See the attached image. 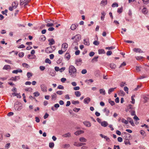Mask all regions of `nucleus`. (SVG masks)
<instances>
[{
	"mask_svg": "<svg viewBox=\"0 0 149 149\" xmlns=\"http://www.w3.org/2000/svg\"><path fill=\"white\" fill-rule=\"evenodd\" d=\"M46 40V37L44 35H41L39 38V40L40 41H44Z\"/></svg>",
	"mask_w": 149,
	"mask_h": 149,
	"instance_id": "22",
	"label": "nucleus"
},
{
	"mask_svg": "<svg viewBox=\"0 0 149 149\" xmlns=\"http://www.w3.org/2000/svg\"><path fill=\"white\" fill-rule=\"evenodd\" d=\"M57 97V95L56 93H54L51 95L52 99L53 100L54 99H56Z\"/></svg>",
	"mask_w": 149,
	"mask_h": 149,
	"instance_id": "34",
	"label": "nucleus"
},
{
	"mask_svg": "<svg viewBox=\"0 0 149 149\" xmlns=\"http://www.w3.org/2000/svg\"><path fill=\"white\" fill-rule=\"evenodd\" d=\"M143 57L141 56H137L136 57V58L137 60H141L143 58Z\"/></svg>",
	"mask_w": 149,
	"mask_h": 149,
	"instance_id": "60",
	"label": "nucleus"
},
{
	"mask_svg": "<svg viewBox=\"0 0 149 149\" xmlns=\"http://www.w3.org/2000/svg\"><path fill=\"white\" fill-rule=\"evenodd\" d=\"M99 92L100 94L103 95H105L106 93L105 90L103 88L100 89L99 90Z\"/></svg>",
	"mask_w": 149,
	"mask_h": 149,
	"instance_id": "24",
	"label": "nucleus"
},
{
	"mask_svg": "<svg viewBox=\"0 0 149 149\" xmlns=\"http://www.w3.org/2000/svg\"><path fill=\"white\" fill-rule=\"evenodd\" d=\"M31 0H20V5H23L24 4V6H26L27 5V3H29Z\"/></svg>",
	"mask_w": 149,
	"mask_h": 149,
	"instance_id": "4",
	"label": "nucleus"
},
{
	"mask_svg": "<svg viewBox=\"0 0 149 149\" xmlns=\"http://www.w3.org/2000/svg\"><path fill=\"white\" fill-rule=\"evenodd\" d=\"M135 95H133L131 97L132 101H131V103L132 104H134L135 103V100L134 99V97H135Z\"/></svg>",
	"mask_w": 149,
	"mask_h": 149,
	"instance_id": "37",
	"label": "nucleus"
},
{
	"mask_svg": "<svg viewBox=\"0 0 149 149\" xmlns=\"http://www.w3.org/2000/svg\"><path fill=\"white\" fill-rule=\"evenodd\" d=\"M107 3V0H102L101 2L100 5L102 6L106 5Z\"/></svg>",
	"mask_w": 149,
	"mask_h": 149,
	"instance_id": "11",
	"label": "nucleus"
},
{
	"mask_svg": "<svg viewBox=\"0 0 149 149\" xmlns=\"http://www.w3.org/2000/svg\"><path fill=\"white\" fill-rule=\"evenodd\" d=\"M48 41L49 42V44L50 45H53L55 43V41L53 38L49 39Z\"/></svg>",
	"mask_w": 149,
	"mask_h": 149,
	"instance_id": "17",
	"label": "nucleus"
},
{
	"mask_svg": "<svg viewBox=\"0 0 149 149\" xmlns=\"http://www.w3.org/2000/svg\"><path fill=\"white\" fill-rule=\"evenodd\" d=\"M142 12L143 13L146 14L147 13L148 11L146 8H144L142 10Z\"/></svg>",
	"mask_w": 149,
	"mask_h": 149,
	"instance_id": "26",
	"label": "nucleus"
},
{
	"mask_svg": "<svg viewBox=\"0 0 149 149\" xmlns=\"http://www.w3.org/2000/svg\"><path fill=\"white\" fill-rule=\"evenodd\" d=\"M41 90L43 92H46L47 91V87L45 84H42L40 85Z\"/></svg>",
	"mask_w": 149,
	"mask_h": 149,
	"instance_id": "7",
	"label": "nucleus"
},
{
	"mask_svg": "<svg viewBox=\"0 0 149 149\" xmlns=\"http://www.w3.org/2000/svg\"><path fill=\"white\" fill-rule=\"evenodd\" d=\"M123 9V7H121L120 8H118V9L117 12L119 13H120L122 12Z\"/></svg>",
	"mask_w": 149,
	"mask_h": 149,
	"instance_id": "46",
	"label": "nucleus"
},
{
	"mask_svg": "<svg viewBox=\"0 0 149 149\" xmlns=\"http://www.w3.org/2000/svg\"><path fill=\"white\" fill-rule=\"evenodd\" d=\"M133 51L136 52H138L139 53H143V51L141 50L140 48H135L133 49Z\"/></svg>",
	"mask_w": 149,
	"mask_h": 149,
	"instance_id": "8",
	"label": "nucleus"
},
{
	"mask_svg": "<svg viewBox=\"0 0 149 149\" xmlns=\"http://www.w3.org/2000/svg\"><path fill=\"white\" fill-rule=\"evenodd\" d=\"M14 108L16 111H19L22 109V105L20 103L15 104Z\"/></svg>",
	"mask_w": 149,
	"mask_h": 149,
	"instance_id": "3",
	"label": "nucleus"
},
{
	"mask_svg": "<svg viewBox=\"0 0 149 149\" xmlns=\"http://www.w3.org/2000/svg\"><path fill=\"white\" fill-rule=\"evenodd\" d=\"M22 65L23 67H24L26 68H29V65L26 63H23L22 64Z\"/></svg>",
	"mask_w": 149,
	"mask_h": 149,
	"instance_id": "50",
	"label": "nucleus"
},
{
	"mask_svg": "<svg viewBox=\"0 0 149 149\" xmlns=\"http://www.w3.org/2000/svg\"><path fill=\"white\" fill-rule=\"evenodd\" d=\"M4 61L5 62H6L9 64H12V61L9 60L5 59Z\"/></svg>",
	"mask_w": 149,
	"mask_h": 149,
	"instance_id": "58",
	"label": "nucleus"
},
{
	"mask_svg": "<svg viewBox=\"0 0 149 149\" xmlns=\"http://www.w3.org/2000/svg\"><path fill=\"white\" fill-rule=\"evenodd\" d=\"M101 125L102 126L105 127H107L108 125V123L106 121H103L102 122Z\"/></svg>",
	"mask_w": 149,
	"mask_h": 149,
	"instance_id": "19",
	"label": "nucleus"
},
{
	"mask_svg": "<svg viewBox=\"0 0 149 149\" xmlns=\"http://www.w3.org/2000/svg\"><path fill=\"white\" fill-rule=\"evenodd\" d=\"M91 101V99L89 97L85 98L84 100V103L85 104H88Z\"/></svg>",
	"mask_w": 149,
	"mask_h": 149,
	"instance_id": "9",
	"label": "nucleus"
},
{
	"mask_svg": "<svg viewBox=\"0 0 149 149\" xmlns=\"http://www.w3.org/2000/svg\"><path fill=\"white\" fill-rule=\"evenodd\" d=\"M22 148L24 149H29L28 146H25L24 145H22Z\"/></svg>",
	"mask_w": 149,
	"mask_h": 149,
	"instance_id": "59",
	"label": "nucleus"
},
{
	"mask_svg": "<svg viewBox=\"0 0 149 149\" xmlns=\"http://www.w3.org/2000/svg\"><path fill=\"white\" fill-rule=\"evenodd\" d=\"M79 140L81 142H86L87 141V139L84 137H81L79 138Z\"/></svg>",
	"mask_w": 149,
	"mask_h": 149,
	"instance_id": "27",
	"label": "nucleus"
},
{
	"mask_svg": "<svg viewBox=\"0 0 149 149\" xmlns=\"http://www.w3.org/2000/svg\"><path fill=\"white\" fill-rule=\"evenodd\" d=\"M80 108H75L73 110L75 112H77L80 110Z\"/></svg>",
	"mask_w": 149,
	"mask_h": 149,
	"instance_id": "64",
	"label": "nucleus"
},
{
	"mask_svg": "<svg viewBox=\"0 0 149 149\" xmlns=\"http://www.w3.org/2000/svg\"><path fill=\"white\" fill-rule=\"evenodd\" d=\"M84 132L83 130H78L74 132V134L77 136L81 134L84 133Z\"/></svg>",
	"mask_w": 149,
	"mask_h": 149,
	"instance_id": "10",
	"label": "nucleus"
},
{
	"mask_svg": "<svg viewBox=\"0 0 149 149\" xmlns=\"http://www.w3.org/2000/svg\"><path fill=\"white\" fill-rule=\"evenodd\" d=\"M10 146V143H8L6 144L5 146V148L6 149H8Z\"/></svg>",
	"mask_w": 149,
	"mask_h": 149,
	"instance_id": "62",
	"label": "nucleus"
},
{
	"mask_svg": "<svg viewBox=\"0 0 149 149\" xmlns=\"http://www.w3.org/2000/svg\"><path fill=\"white\" fill-rule=\"evenodd\" d=\"M57 88L63 90L64 89L63 86L61 85H59L57 87Z\"/></svg>",
	"mask_w": 149,
	"mask_h": 149,
	"instance_id": "61",
	"label": "nucleus"
},
{
	"mask_svg": "<svg viewBox=\"0 0 149 149\" xmlns=\"http://www.w3.org/2000/svg\"><path fill=\"white\" fill-rule=\"evenodd\" d=\"M62 136L63 137H69L71 136V134L70 133L68 132L62 135Z\"/></svg>",
	"mask_w": 149,
	"mask_h": 149,
	"instance_id": "21",
	"label": "nucleus"
},
{
	"mask_svg": "<svg viewBox=\"0 0 149 149\" xmlns=\"http://www.w3.org/2000/svg\"><path fill=\"white\" fill-rule=\"evenodd\" d=\"M20 79V77L19 76H15V77H12L10 78V80L12 81H16L19 80Z\"/></svg>",
	"mask_w": 149,
	"mask_h": 149,
	"instance_id": "6",
	"label": "nucleus"
},
{
	"mask_svg": "<svg viewBox=\"0 0 149 149\" xmlns=\"http://www.w3.org/2000/svg\"><path fill=\"white\" fill-rule=\"evenodd\" d=\"M125 140L124 141L125 144V145L129 144V145H130L131 143H130V141H129V138H125Z\"/></svg>",
	"mask_w": 149,
	"mask_h": 149,
	"instance_id": "25",
	"label": "nucleus"
},
{
	"mask_svg": "<svg viewBox=\"0 0 149 149\" xmlns=\"http://www.w3.org/2000/svg\"><path fill=\"white\" fill-rule=\"evenodd\" d=\"M55 49L54 46H51L47 47L45 49V52L47 53H50L52 52Z\"/></svg>",
	"mask_w": 149,
	"mask_h": 149,
	"instance_id": "2",
	"label": "nucleus"
},
{
	"mask_svg": "<svg viewBox=\"0 0 149 149\" xmlns=\"http://www.w3.org/2000/svg\"><path fill=\"white\" fill-rule=\"evenodd\" d=\"M100 136L102 138H104V139H105L107 141H108V142L110 141V139L108 137H107V136L104 135H102V134H100Z\"/></svg>",
	"mask_w": 149,
	"mask_h": 149,
	"instance_id": "12",
	"label": "nucleus"
},
{
	"mask_svg": "<svg viewBox=\"0 0 149 149\" xmlns=\"http://www.w3.org/2000/svg\"><path fill=\"white\" fill-rule=\"evenodd\" d=\"M70 147V145L69 144H66L62 145V147L65 148H68Z\"/></svg>",
	"mask_w": 149,
	"mask_h": 149,
	"instance_id": "32",
	"label": "nucleus"
},
{
	"mask_svg": "<svg viewBox=\"0 0 149 149\" xmlns=\"http://www.w3.org/2000/svg\"><path fill=\"white\" fill-rule=\"evenodd\" d=\"M121 122L123 123L127 124L128 123V122L127 120H125L124 118H123L121 119Z\"/></svg>",
	"mask_w": 149,
	"mask_h": 149,
	"instance_id": "38",
	"label": "nucleus"
},
{
	"mask_svg": "<svg viewBox=\"0 0 149 149\" xmlns=\"http://www.w3.org/2000/svg\"><path fill=\"white\" fill-rule=\"evenodd\" d=\"M24 54L23 52H20L19 53L18 55L20 57H22L24 56Z\"/></svg>",
	"mask_w": 149,
	"mask_h": 149,
	"instance_id": "63",
	"label": "nucleus"
},
{
	"mask_svg": "<svg viewBox=\"0 0 149 149\" xmlns=\"http://www.w3.org/2000/svg\"><path fill=\"white\" fill-rule=\"evenodd\" d=\"M17 5L18 4L17 3H16L15 2H14L12 4V6L13 8L15 9L17 7Z\"/></svg>",
	"mask_w": 149,
	"mask_h": 149,
	"instance_id": "36",
	"label": "nucleus"
},
{
	"mask_svg": "<svg viewBox=\"0 0 149 149\" xmlns=\"http://www.w3.org/2000/svg\"><path fill=\"white\" fill-rule=\"evenodd\" d=\"M110 67L111 69H115L116 67V65L113 63H111L110 65Z\"/></svg>",
	"mask_w": 149,
	"mask_h": 149,
	"instance_id": "33",
	"label": "nucleus"
},
{
	"mask_svg": "<svg viewBox=\"0 0 149 149\" xmlns=\"http://www.w3.org/2000/svg\"><path fill=\"white\" fill-rule=\"evenodd\" d=\"M116 87H115V88H111L110 89H109V91H108V93L110 94V93H111V92H113L114 90L116 88Z\"/></svg>",
	"mask_w": 149,
	"mask_h": 149,
	"instance_id": "41",
	"label": "nucleus"
},
{
	"mask_svg": "<svg viewBox=\"0 0 149 149\" xmlns=\"http://www.w3.org/2000/svg\"><path fill=\"white\" fill-rule=\"evenodd\" d=\"M72 103L74 104H78L79 103V102L78 101H74L73 100L72 102Z\"/></svg>",
	"mask_w": 149,
	"mask_h": 149,
	"instance_id": "56",
	"label": "nucleus"
},
{
	"mask_svg": "<svg viewBox=\"0 0 149 149\" xmlns=\"http://www.w3.org/2000/svg\"><path fill=\"white\" fill-rule=\"evenodd\" d=\"M46 23H47V24L46 25V26L47 27H51L53 26L54 25V23H48V21H46Z\"/></svg>",
	"mask_w": 149,
	"mask_h": 149,
	"instance_id": "30",
	"label": "nucleus"
},
{
	"mask_svg": "<svg viewBox=\"0 0 149 149\" xmlns=\"http://www.w3.org/2000/svg\"><path fill=\"white\" fill-rule=\"evenodd\" d=\"M69 73L72 77H75L77 75V70L74 67L70 65L69 68Z\"/></svg>",
	"mask_w": 149,
	"mask_h": 149,
	"instance_id": "1",
	"label": "nucleus"
},
{
	"mask_svg": "<svg viewBox=\"0 0 149 149\" xmlns=\"http://www.w3.org/2000/svg\"><path fill=\"white\" fill-rule=\"evenodd\" d=\"M65 58L68 60L70 58V54L68 53H66L65 55Z\"/></svg>",
	"mask_w": 149,
	"mask_h": 149,
	"instance_id": "43",
	"label": "nucleus"
},
{
	"mask_svg": "<svg viewBox=\"0 0 149 149\" xmlns=\"http://www.w3.org/2000/svg\"><path fill=\"white\" fill-rule=\"evenodd\" d=\"M93 44L95 45H98L99 44V42L97 41L96 40L93 42Z\"/></svg>",
	"mask_w": 149,
	"mask_h": 149,
	"instance_id": "53",
	"label": "nucleus"
},
{
	"mask_svg": "<svg viewBox=\"0 0 149 149\" xmlns=\"http://www.w3.org/2000/svg\"><path fill=\"white\" fill-rule=\"evenodd\" d=\"M104 112L106 113V115L107 116H108L109 113V109H107V108H105L104 110Z\"/></svg>",
	"mask_w": 149,
	"mask_h": 149,
	"instance_id": "29",
	"label": "nucleus"
},
{
	"mask_svg": "<svg viewBox=\"0 0 149 149\" xmlns=\"http://www.w3.org/2000/svg\"><path fill=\"white\" fill-rule=\"evenodd\" d=\"M75 38L77 41L80 40L81 38V36L80 35H77L75 36Z\"/></svg>",
	"mask_w": 149,
	"mask_h": 149,
	"instance_id": "23",
	"label": "nucleus"
},
{
	"mask_svg": "<svg viewBox=\"0 0 149 149\" xmlns=\"http://www.w3.org/2000/svg\"><path fill=\"white\" fill-rule=\"evenodd\" d=\"M33 89L31 88H29L25 89V90L26 91L31 92L32 91Z\"/></svg>",
	"mask_w": 149,
	"mask_h": 149,
	"instance_id": "48",
	"label": "nucleus"
},
{
	"mask_svg": "<svg viewBox=\"0 0 149 149\" xmlns=\"http://www.w3.org/2000/svg\"><path fill=\"white\" fill-rule=\"evenodd\" d=\"M125 135H126V136L125 137V138L127 139L129 138V139L130 138V134H129L125 132Z\"/></svg>",
	"mask_w": 149,
	"mask_h": 149,
	"instance_id": "49",
	"label": "nucleus"
},
{
	"mask_svg": "<svg viewBox=\"0 0 149 149\" xmlns=\"http://www.w3.org/2000/svg\"><path fill=\"white\" fill-rule=\"evenodd\" d=\"M84 44L86 45L89 46L90 45L89 40L88 39H86L84 40Z\"/></svg>",
	"mask_w": 149,
	"mask_h": 149,
	"instance_id": "15",
	"label": "nucleus"
},
{
	"mask_svg": "<svg viewBox=\"0 0 149 149\" xmlns=\"http://www.w3.org/2000/svg\"><path fill=\"white\" fill-rule=\"evenodd\" d=\"M75 95L77 97H79L81 95V93L79 91H76L74 93Z\"/></svg>",
	"mask_w": 149,
	"mask_h": 149,
	"instance_id": "31",
	"label": "nucleus"
},
{
	"mask_svg": "<svg viewBox=\"0 0 149 149\" xmlns=\"http://www.w3.org/2000/svg\"><path fill=\"white\" fill-rule=\"evenodd\" d=\"M142 86V84L137 85L136 87L134 88V91H136L138 90L139 89L141 88Z\"/></svg>",
	"mask_w": 149,
	"mask_h": 149,
	"instance_id": "35",
	"label": "nucleus"
},
{
	"mask_svg": "<svg viewBox=\"0 0 149 149\" xmlns=\"http://www.w3.org/2000/svg\"><path fill=\"white\" fill-rule=\"evenodd\" d=\"M78 26V25L74 24H72L71 26L70 29L72 30H75Z\"/></svg>",
	"mask_w": 149,
	"mask_h": 149,
	"instance_id": "14",
	"label": "nucleus"
},
{
	"mask_svg": "<svg viewBox=\"0 0 149 149\" xmlns=\"http://www.w3.org/2000/svg\"><path fill=\"white\" fill-rule=\"evenodd\" d=\"M98 58V56H95L94 57L92 60V62H94V61L97 62V59Z\"/></svg>",
	"mask_w": 149,
	"mask_h": 149,
	"instance_id": "39",
	"label": "nucleus"
},
{
	"mask_svg": "<svg viewBox=\"0 0 149 149\" xmlns=\"http://www.w3.org/2000/svg\"><path fill=\"white\" fill-rule=\"evenodd\" d=\"M82 60L81 59H79L76 61V64L78 66L81 65V63Z\"/></svg>",
	"mask_w": 149,
	"mask_h": 149,
	"instance_id": "18",
	"label": "nucleus"
},
{
	"mask_svg": "<svg viewBox=\"0 0 149 149\" xmlns=\"http://www.w3.org/2000/svg\"><path fill=\"white\" fill-rule=\"evenodd\" d=\"M54 146V144L53 142H50L49 144V146L51 148H53Z\"/></svg>",
	"mask_w": 149,
	"mask_h": 149,
	"instance_id": "42",
	"label": "nucleus"
},
{
	"mask_svg": "<svg viewBox=\"0 0 149 149\" xmlns=\"http://www.w3.org/2000/svg\"><path fill=\"white\" fill-rule=\"evenodd\" d=\"M86 144L85 143H77V142H75L74 143V146H81L83 145H85Z\"/></svg>",
	"mask_w": 149,
	"mask_h": 149,
	"instance_id": "13",
	"label": "nucleus"
},
{
	"mask_svg": "<svg viewBox=\"0 0 149 149\" xmlns=\"http://www.w3.org/2000/svg\"><path fill=\"white\" fill-rule=\"evenodd\" d=\"M27 76L28 78H29L30 77L32 76V74L30 72H28L27 73Z\"/></svg>",
	"mask_w": 149,
	"mask_h": 149,
	"instance_id": "52",
	"label": "nucleus"
},
{
	"mask_svg": "<svg viewBox=\"0 0 149 149\" xmlns=\"http://www.w3.org/2000/svg\"><path fill=\"white\" fill-rule=\"evenodd\" d=\"M124 90L127 93H128V90L129 89L127 86H125L124 88Z\"/></svg>",
	"mask_w": 149,
	"mask_h": 149,
	"instance_id": "51",
	"label": "nucleus"
},
{
	"mask_svg": "<svg viewBox=\"0 0 149 149\" xmlns=\"http://www.w3.org/2000/svg\"><path fill=\"white\" fill-rule=\"evenodd\" d=\"M140 133L143 136H146L145 132L143 130H141L140 131Z\"/></svg>",
	"mask_w": 149,
	"mask_h": 149,
	"instance_id": "54",
	"label": "nucleus"
},
{
	"mask_svg": "<svg viewBox=\"0 0 149 149\" xmlns=\"http://www.w3.org/2000/svg\"><path fill=\"white\" fill-rule=\"evenodd\" d=\"M98 53L99 54L105 53V52L104 49H99L98 50Z\"/></svg>",
	"mask_w": 149,
	"mask_h": 149,
	"instance_id": "28",
	"label": "nucleus"
},
{
	"mask_svg": "<svg viewBox=\"0 0 149 149\" xmlns=\"http://www.w3.org/2000/svg\"><path fill=\"white\" fill-rule=\"evenodd\" d=\"M118 6V4L116 3H114L112 5V7H117Z\"/></svg>",
	"mask_w": 149,
	"mask_h": 149,
	"instance_id": "55",
	"label": "nucleus"
},
{
	"mask_svg": "<svg viewBox=\"0 0 149 149\" xmlns=\"http://www.w3.org/2000/svg\"><path fill=\"white\" fill-rule=\"evenodd\" d=\"M119 94L121 96H123L125 95V93L122 90H120L119 93Z\"/></svg>",
	"mask_w": 149,
	"mask_h": 149,
	"instance_id": "40",
	"label": "nucleus"
},
{
	"mask_svg": "<svg viewBox=\"0 0 149 149\" xmlns=\"http://www.w3.org/2000/svg\"><path fill=\"white\" fill-rule=\"evenodd\" d=\"M45 62L46 63H48L49 64L51 63V61L48 58H46L45 60Z\"/></svg>",
	"mask_w": 149,
	"mask_h": 149,
	"instance_id": "45",
	"label": "nucleus"
},
{
	"mask_svg": "<svg viewBox=\"0 0 149 149\" xmlns=\"http://www.w3.org/2000/svg\"><path fill=\"white\" fill-rule=\"evenodd\" d=\"M84 123L87 127H90L91 126V124L89 122L85 121Z\"/></svg>",
	"mask_w": 149,
	"mask_h": 149,
	"instance_id": "20",
	"label": "nucleus"
},
{
	"mask_svg": "<svg viewBox=\"0 0 149 149\" xmlns=\"http://www.w3.org/2000/svg\"><path fill=\"white\" fill-rule=\"evenodd\" d=\"M63 91H59L56 92V93L59 95H61L63 93Z\"/></svg>",
	"mask_w": 149,
	"mask_h": 149,
	"instance_id": "47",
	"label": "nucleus"
},
{
	"mask_svg": "<svg viewBox=\"0 0 149 149\" xmlns=\"http://www.w3.org/2000/svg\"><path fill=\"white\" fill-rule=\"evenodd\" d=\"M68 44L66 43H63L62 45L61 49L63 51H66L68 48Z\"/></svg>",
	"mask_w": 149,
	"mask_h": 149,
	"instance_id": "5",
	"label": "nucleus"
},
{
	"mask_svg": "<svg viewBox=\"0 0 149 149\" xmlns=\"http://www.w3.org/2000/svg\"><path fill=\"white\" fill-rule=\"evenodd\" d=\"M11 69V67L10 65H5L3 67V70H10Z\"/></svg>",
	"mask_w": 149,
	"mask_h": 149,
	"instance_id": "16",
	"label": "nucleus"
},
{
	"mask_svg": "<svg viewBox=\"0 0 149 149\" xmlns=\"http://www.w3.org/2000/svg\"><path fill=\"white\" fill-rule=\"evenodd\" d=\"M33 94L35 97H38L40 95V93L38 92L34 93Z\"/></svg>",
	"mask_w": 149,
	"mask_h": 149,
	"instance_id": "57",
	"label": "nucleus"
},
{
	"mask_svg": "<svg viewBox=\"0 0 149 149\" xmlns=\"http://www.w3.org/2000/svg\"><path fill=\"white\" fill-rule=\"evenodd\" d=\"M109 102L112 106H113L115 104L114 101H111L110 99H109Z\"/></svg>",
	"mask_w": 149,
	"mask_h": 149,
	"instance_id": "44",
	"label": "nucleus"
}]
</instances>
